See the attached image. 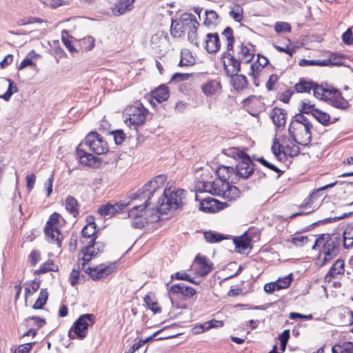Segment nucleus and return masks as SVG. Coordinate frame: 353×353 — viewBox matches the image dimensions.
Returning <instances> with one entry per match:
<instances>
[{"mask_svg": "<svg viewBox=\"0 0 353 353\" xmlns=\"http://www.w3.org/2000/svg\"><path fill=\"white\" fill-rule=\"evenodd\" d=\"M39 288V284L37 282H32L30 287L25 288V296L27 298L28 296L33 294L36 292Z\"/></svg>", "mask_w": 353, "mask_h": 353, "instance_id": "nucleus-61", "label": "nucleus"}, {"mask_svg": "<svg viewBox=\"0 0 353 353\" xmlns=\"http://www.w3.org/2000/svg\"><path fill=\"white\" fill-rule=\"evenodd\" d=\"M203 235L206 241L210 243H217L226 239L224 235L211 231L204 232Z\"/></svg>", "mask_w": 353, "mask_h": 353, "instance_id": "nucleus-38", "label": "nucleus"}, {"mask_svg": "<svg viewBox=\"0 0 353 353\" xmlns=\"http://www.w3.org/2000/svg\"><path fill=\"white\" fill-rule=\"evenodd\" d=\"M144 301L146 303L148 307L154 313H160L161 312V307L159 306L158 303L154 300L153 297L149 295H146L144 298Z\"/></svg>", "mask_w": 353, "mask_h": 353, "instance_id": "nucleus-44", "label": "nucleus"}, {"mask_svg": "<svg viewBox=\"0 0 353 353\" xmlns=\"http://www.w3.org/2000/svg\"><path fill=\"white\" fill-rule=\"evenodd\" d=\"M332 353H353V343L347 342L343 345H335L332 348Z\"/></svg>", "mask_w": 353, "mask_h": 353, "instance_id": "nucleus-35", "label": "nucleus"}, {"mask_svg": "<svg viewBox=\"0 0 353 353\" xmlns=\"http://www.w3.org/2000/svg\"><path fill=\"white\" fill-rule=\"evenodd\" d=\"M344 272V261L342 259H338L334 262L328 272L325 274V280L327 282H330L332 279L335 278L338 274H343Z\"/></svg>", "mask_w": 353, "mask_h": 353, "instance_id": "nucleus-23", "label": "nucleus"}, {"mask_svg": "<svg viewBox=\"0 0 353 353\" xmlns=\"http://www.w3.org/2000/svg\"><path fill=\"white\" fill-rule=\"evenodd\" d=\"M82 236L83 237H92L96 233V225L94 222L88 223L82 230Z\"/></svg>", "mask_w": 353, "mask_h": 353, "instance_id": "nucleus-46", "label": "nucleus"}, {"mask_svg": "<svg viewBox=\"0 0 353 353\" xmlns=\"http://www.w3.org/2000/svg\"><path fill=\"white\" fill-rule=\"evenodd\" d=\"M216 203V200L214 199L209 198L203 200L200 203V208L204 212H214V205Z\"/></svg>", "mask_w": 353, "mask_h": 353, "instance_id": "nucleus-40", "label": "nucleus"}, {"mask_svg": "<svg viewBox=\"0 0 353 353\" xmlns=\"http://www.w3.org/2000/svg\"><path fill=\"white\" fill-rule=\"evenodd\" d=\"M110 134L112 135L117 145L121 144L126 138V135L122 130H116L112 131Z\"/></svg>", "mask_w": 353, "mask_h": 353, "instance_id": "nucleus-50", "label": "nucleus"}, {"mask_svg": "<svg viewBox=\"0 0 353 353\" xmlns=\"http://www.w3.org/2000/svg\"><path fill=\"white\" fill-rule=\"evenodd\" d=\"M287 113L285 110L274 108L271 114L273 123L277 128L283 127L286 122Z\"/></svg>", "mask_w": 353, "mask_h": 353, "instance_id": "nucleus-24", "label": "nucleus"}, {"mask_svg": "<svg viewBox=\"0 0 353 353\" xmlns=\"http://www.w3.org/2000/svg\"><path fill=\"white\" fill-rule=\"evenodd\" d=\"M220 88V82L216 80L209 81L201 86L202 91L207 96H212Z\"/></svg>", "mask_w": 353, "mask_h": 353, "instance_id": "nucleus-30", "label": "nucleus"}, {"mask_svg": "<svg viewBox=\"0 0 353 353\" xmlns=\"http://www.w3.org/2000/svg\"><path fill=\"white\" fill-rule=\"evenodd\" d=\"M49 6L52 8H57L62 6H69L71 4V0H48Z\"/></svg>", "mask_w": 353, "mask_h": 353, "instance_id": "nucleus-58", "label": "nucleus"}, {"mask_svg": "<svg viewBox=\"0 0 353 353\" xmlns=\"http://www.w3.org/2000/svg\"><path fill=\"white\" fill-rule=\"evenodd\" d=\"M82 269L85 272L89 274L92 279L96 281L107 277L115 270L116 266L114 263L109 265L100 264L94 268H91L86 267V263H85V268Z\"/></svg>", "mask_w": 353, "mask_h": 353, "instance_id": "nucleus-12", "label": "nucleus"}, {"mask_svg": "<svg viewBox=\"0 0 353 353\" xmlns=\"http://www.w3.org/2000/svg\"><path fill=\"white\" fill-rule=\"evenodd\" d=\"M218 178L227 183L235 184L237 183V176L234 173V168L230 166L220 165L216 169Z\"/></svg>", "mask_w": 353, "mask_h": 353, "instance_id": "nucleus-17", "label": "nucleus"}, {"mask_svg": "<svg viewBox=\"0 0 353 353\" xmlns=\"http://www.w3.org/2000/svg\"><path fill=\"white\" fill-rule=\"evenodd\" d=\"M48 292L46 289H41L39 292V296L37 299L36 302L33 305V308L38 310L41 309L42 307L46 304L48 299Z\"/></svg>", "mask_w": 353, "mask_h": 353, "instance_id": "nucleus-41", "label": "nucleus"}, {"mask_svg": "<svg viewBox=\"0 0 353 353\" xmlns=\"http://www.w3.org/2000/svg\"><path fill=\"white\" fill-rule=\"evenodd\" d=\"M292 282V276L291 274L285 276L283 279H279L275 283L278 284L277 289L281 290L287 288Z\"/></svg>", "mask_w": 353, "mask_h": 353, "instance_id": "nucleus-53", "label": "nucleus"}, {"mask_svg": "<svg viewBox=\"0 0 353 353\" xmlns=\"http://www.w3.org/2000/svg\"><path fill=\"white\" fill-rule=\"evenodd\" d=\"M134 0H120L115 4L113 8V12L115 15H121L127 11L130 10Z\"/></svg>", "mask_w": 353, "mask_h": 353, "instance_id": "nucleus-27", "label": "nucleus"}, {"mask_svg": "<svg viewBox=\"0 0 353 353\" xmlns=\"http://www.w3.org/2000/svg\"><path fill=\"white\" fill-rule=\"evenodd\" d=\"M64 33H67L66 30L62 31V37L61 40L65 45V46L67 48V49L70 51L71 53L77 52L78 50L74 47V46L72 44V41H70L68 39L65 38L63 36Z\"/></svg>", "mask_w": 353, "mask_h": 353, "instance_id": "nucleus-59", "label": "nucleus"}, {"mask_svg": "<svg viewBox=\"0 0 353 353\" xmlns=\"http://www.w3.org/2000/svg\"><path fill=\"white\" fill-rule=\"evenodd\" d=\"M163 198L159 199L158 203L159 211L161 213H166L168 210L172 209L176 210L181 208L186 202L185 191L178 189L172 190L170 188L165 189L163 194Z\"/></svg>", "mask_w": 353, "mask_h": 353, "instance_id": "nucleus-4", "label": "nucleus"}, {"mask_svg": "<svg viewBox=\"0 0 353 353\" xmlns=\"http://www.w3.org/2000/svg\"><path fill=\"white\" fill-rule=\"evenodd\" d=\"M32 345L31 343L20 345L13 353H29Z\"/></svg>", "mask_w": 353, "mask_h": 353, "instance_id": "nucleus-64", "label": "nucleus"}, {"mask_svg": "<svg viewBox=\"0 0 353 353\" xmlns=\"http://www.w3.org/2000/svg\"><path fill=\"white\" fill-rule=\"evenodd\" d=\"M228 51L225 52L221 58L227 75H234L241 70V61L236 55H232Z\"/></svg>", "mask_w": 353, "mask_h": 353, "instance_id": "nucleus-15", "label": "nucleus"}, {"mask_svg": "<svg viewBox=\"0 0 353 353\" xmlns=\"http://www.w3.org/2000/svg\"><path fill=\"white\" fill-rule=\"evenodd\" d=\"M231 77V81L234 90H243L247 88L248 81L245 76L243 74H238L236 73L234 75H228Z\"/></svg>", "mask_w": 353, "mask_h": 353, "instance_id": "nucleus-26", "label": "nucleus"}, {"mask_svg": "<svg viewBox=\"0 0 353 353\" xmlns=\"http://www.w3.org/2000/svg\"><path fill=\"white\" fill-rule=\"evenodd\" d=\"M194 63V58L192 57L190 52L188 51L181 52V59L179 63V66H190L193 65Z\"/></svg>", "mask_w": 353, "mask_h": 353, "instance_id": "nucleus-39", "label": "nucleus"}, {"mask_svg": "<svg viewBox=\"0 0 353 353\" xmlns=\"http://www.w3.org/2000/svg\"><path fill=\"white\" fill-rule=\"evenodd\" d=\"M236 57L241 63H248L250 62L254 57V54L250 50L243 44L238 46Z\"/></svg>", "mask_w": 353, "mask_h": 353, "instance_id": "nucleus-25", "label": "nucleus"}, {"mask_svg": "<svg viewBox=\"0 0 353 353\" xmlns=\"http://www.w3.org/2000/svg\"><path fill=\"white\" fill-rule=\"evenodd\" d=\"M147 114V109L141 103L128 106L124 111L125 122L127 125L136 128L145 123Z\"/></svg>", "mask_w": 353, "mask_h": 353, "instance_id": "nucleus-7", "label": "nucleus"}, {"mask_svg": "<svg viewBox=\"0 0 353 353\" xmlns=\"http://www.w3.org/2000/svg\"><path fill=\"white\" fill-rule=\"evenodd\" d=\"M81 143H83V146H88L91 151L97 154H103L108 151L107 143L96 132H90Z\"/></svg>", "mask_w": 353, "mask_h": 353, "instance_id": "nucleus-9", "label": "nucleus"}, {"mask_svg": "<svg viewBox=\"0 0 353 353\" xmlns=\"http://www.w3.org/2000/svg\"><path fill=\"white\" fill-rule=\"evenodd\" d=\"M50 271H58V267L54 264L52 261H48L41 265L40 268L34 271V274H42Z\"/></svg>", "mask_w": 353, "mask_h": 353, "instance_id": "nucleus-34", "label": "nucleus"}, {"mask_svg": "<svg viewBox=\"0 0 353 353\" xmlns=\"http://www.w3.org/2000/svg\"><path fill=\"white\" fill-rule=\"evenodd\" d=\"M143 200V203H136L128 212V217L131 219V225L134 228H143L147 223V219L143 217V214H145V208L148 205L149 201Z\"/></svg>", "mask_w": 353, "mask_h": 353, "instance_id": "nucleus-10", "label": "nucleus"}, {"mask_svg": "<svg viewBox=\"0 0 353 353\" xmlns=\"http://www.w3.org/2000/svg\"><path fill=\"white\" fill-rule=\"evenodd\" d=\"M223 325L222 321H218L212 319L211 321H206L202 324H200L202 333L205 331L209 330L212 327H220Z\"/></svg>", "mask_w": 353, "mask_h": 353, "instance_id": "nucleus-45", "label": "nucleus"}, {"mask_svg": "<svg viewBox=\"0 0 353 353\" xmlns=\"http://www.w3.org/2000/svg\"><path fill=\"white\" fill-rule=\"evenodd\" d=\"M61 226V216L59 214L54 212L50 216L44 230L48 241L50 243H56L59 248L61 246L63 239V235L59 229Z\"/></svg>", "mask_w": 353, "mask_h": 353, "instance_id": "nucleus-8", "label": "nucleus"}, {"mask_svg": "<svg viewBox=\"0 0 353 353\" xmlns=\"http://www.w3.org/2000/svg\"><path fill=\"white\" fill-rule=\"evenodd\" d=\"M255 160L258 162H259L260 163H261L263 165L267 167L268 168L279 173V176H280L281 175V171L280 169H279L276 166H275L274 165L269 163L268 161H267L263 157H259V158H257V159H255Z\"/></svg>", "mask_w": 353, "mask_h": 353, "instance_id": "nucleus-56", "label": "nucleus"}, {"mask_svg": "<svg viewBox=\"0 0 353 353\" xmlns=\"http://www.w3.org/2000/svg\"><path fill=\"white\" fill-rule=\"evenodd\" d=\"M341 238L338 234H324L316 239L312 249L321 248V252L324 254L323 264L332 259L339 252Z\"/></svg>", "mask_w": 353, "mask_h": 353, "instance_id": "nucleus-3", "label": "nucleus"}, {"mask_svg": "<svg viewBox=\"0 0 353 353\" xmlns=\"http://www.w3.org/2000/svg\"><path fill=\"white\" fill-rule=\"evenodd\" d=\"M94 322V316L91 314L81 315L74 323L73 329L77 337L83 339L85 337L88 332V327L90 323Z\"/></svg>", "mask_w": 353, "mask_h": 353, "instance_id": "nucleus-13", "label": "nucleus"}, {"mask_svg": "<svg viewBox=\"0 0 353 353\" xmlns=\"http://www.w3.org/2000/svg\"><path fill=\"white\" fill-rule=\"evenodd\" d=\"M299 153L300 149L298 145L294 143L286 145L283 143V154L284 157L289 156L290 157H294L298 156Z\"/></svg>", "mask_w": 353, "mask_h": 353, "instance_id": "nucleus-33", "label": "nucleus"}, {"mask_svg": "<svg viewBox=\"0 0 353 353\" xmlns=\"http://www.w3.org/2000/svg\"><path fill=\"white\" fill-rule=\"evenodd\" d=\"M206 38L207 39L205 40V50L209 53L216 52L221 47V43L218 34L208 33L206 36Z\"/></svg>", "mask_w": 353, "mask_h": 353, "instance_id": "nucleus-22", "label": "nucleus"}, {"mask_svg": "<svg viewBox=\"0 0 353 353\" xmlns=\"http://www.w3.org/2000/svg\"><path fill=\"white\" fill-rule=\"evenodd\" d=\"M313 117L322 125L327 126L330 124V116L325 112L319 109L314 110Z\"/></svg>", "mask_w": 353, "mask_h": 353, "instance_id": "nucleus-37", "label": "nucleus"}, {"mask_svg": "<svg viewBox=\"0 0 353 353\" xmlns=\"http://www.w3.org/2000/svg\"><path fill=\"white\" fill-rule=\"evenodd\" d=\"M205 19L203 22L204 25L206 26H216L218 23V14L214 10H206L205 12Z\"/></svg>", "mask_w": 353, "mask_h": 353, "instance_id": "nucleus-36", "label": "nucleus"}, {"mask_svg": "<svg viewBox=\"0 0 353 353\" xmlns=\"http://www.w3.org/2000/svg\"><path fill=\"white\" fill-rule=\"evenodd\" d=\"M295 90L299 93H310L313 91L315 98L322 100L333 107L345 109L348 102L343 97L340 91L327 84H318L312 81L301 78L294 85Z\"/></svg>", "mask_w": 353, "mask_h": 353, "instance_id": "nucleus-1", "label": "nucleus"}, {"mask_svg": "<svg viewBox=\"0 0 353 353\" xmlns=\"http://www.w3.org/2000/svg\"><path fill=\"white\" fill-rule=\"evenodd\" d=\"M343 248L349 250L353 248V225H348L343 232Z\"/></svg>", "mask_w": 353, "mask_h": 353, "instance_id": "nucleus-32", "label": "nucleus"}, {"mask_svg": "<svg viewBox=\"0 0 353 353\" xmlns=\"http://www.w3.org/2000/svg\"><path fill=\"white\" fill-rule=\"evenodd\" d=\"M167 180L166 176L163 174L158 175L150 182L147 183L141 189L139 190L133 196L132 201H136L142 199L150 201L158 190L163 187Z\"/></svg>", "mask_w": 353, "mask_h": 353, "instance_id": "nucleus-6", "label": "nucleus"}, {"mask_svg": "<svg viewBox=\"0 0 353 353\" xmlns=\"http://www.w3.org/2000/svg\"><path fill=\"white\" fill-rule=\"evenodd\" d=\"M274 30L277 33L290 32L291 28L289 23L286 22H276L274 26Z\"/></svg>", "mask_w": 353, "mask_h": 353, "instance_id": "nucleus-54", "label": "nucleus"}, {"mask_svg": "<svg viewBox=\"0 0 353 353\" xmlns=\"http://www.w3.org/2000/svg\"><path fill=\"white\" fill-rule=\"evenodd\" d=\"M263 68H263L261 65L258 64L256 62L253 63L250 65V70L251 71L248 73V75H250V77H252V79L254 80V83L256 86L259 85V83L256 81V79L259 77V74L261 73V72L262 71V70Z\"/></svg>", "mask_w": 353, "mask_h": 353, "instance_id": "nucleus-43", "label": "nucleus"}, {"mask_svg": "<svg viewBox=\"0 0 353 353\" xmlns=\"http://www.w3.org/2000/svg\"><path fill=\"white\" fill-rule=\"evenodd\" d=\"M228 187V183L218 178L212 182H205L203 188L205 192L216 196H221L225 188Z\"/></svg>", "mask_w": 353, "mask_h": 353, "instance_id": "nucleus-18", "label": "nucleus"}, {"mask_svg": "<svg viewBox=\"0 0 353 353\" xmlns=\"http://www.w3.org/2000/svg\"><path fill=\"white\" fill-rule=\"evenodd\" d=\"M343 41L347 45L353 44V33L351 29H347L342 36Z\"/></svg>", "mask_w": 353, "mask_h": 353, "instance_id": "nucleus-62", "label": "nucleus"}, {"mask_svg": "<svg viewBox=\"0 0 353 353\" xmlns=\"http://www.w3.org/2000/svg\"><path fill=\"white\" fill-rule=\"evenodd\" d=\"M312 124L302 114L295 115L288 128V132L292 141L298 145H307L312 140Z\"/></svg>", "mask_w": 353, "mask_h": 353, "instance_id": "nucleus-2", "label": "nucleus"}, {"mask_svg": "<svg viewBox=\"0 0 353 353\" xmlns=\"http://www.w3.org/2000/svg\"><path fill=\"white\" fill-rule=\"evenodd\" d=\"M234 158L238 157L241 161L237 163L234 169V173L237 176V182L239 179H248L254 171V163L248 154L237 148L231 150Z\"/></svg>", "mask_w": 353, "mask_h": 353, "instance_id": "nucleus-5", "label": "nucleus"}, {"mask_svg": "<svg viewBox=\"0 0 353 353\" xmlns=\"http://www.w3.org/2000/svg\"><path fill=\"white\" fill-rule=\"evenodd\" d=\"M170 292L174 294L181 295L183 299L191 298L196 294V290L193 288L187 286L182 283L172 285L170 288Z\"/></svg>", "mask_w": 353, "mask_h": 353, "instance_id": "nucleus-20", "label": "nucleus"}, {"mask_svg": "<svg viewBox=\"0 0 353 353\" xmlns=\"http://www.w3.org/2000/svg\"><path fill=\"white\" fill-rule=\"evenodd\" d=\"M212 263L205 256L197 254L194 262L193 267L198 275L205 276L208 274L212 270Z\"/></svg>", "mask_w": 353, "mask_h": 353, "instance_id": "nucleus-16", "label": "nucleus"}, {"mask_svg": "<svg viewBox=\"0 0 353 353\" xmlns=\"http://www.w3.org/2000/svg\"><path fill=\"white\" fill-rule=\"evenodd\" d=\"M80 266L77 265V268H74L70 275V283L71 285L74 286L77 284L80 278Z\"/></svg>", "mask_w": 353, "mask_h": 353, "instance_id": "nucleus-51", "label": "nucleus"}, {"mask_svg": "<svg viewBox=\"0 0 353 353\" xmlns=\"http://www.w3.org/2000/svg\"><path fill=\"white\" fill-rule=\"evenodd\" d=\"M181 23L183 28L188 30V38L190 42L193 43L195 46L199 47L197 41V27L199 25L196 21V17L192 14H183L181 15Z\"/></svg>", "mask_w": 353, "mask_h": 353, "instance_id": "nucleus-11", "label": "nucleus"}, {"mask_svg": "<svg viewBox=\"0 0 353 353\" xmlns=\"http://www.w3.org/2000/svg\"><path fill=\"white\" fill-rule=\"evenodd\" d=\"M230 16L236 22H241L243 19V9L237 6L235 10L230 12Z\"/></svg>", "mask_w": 353, "mask_h": 353, "instance_id": "nucleus-55", "label": "nucleus"}, {"mask_svg": "<svg viewBox=\"0 0 353 353\" xmlns=\"http://www.w3.org/2000/svg\"><path fill=\"white\" fill-rule=\"evenodd\" d=\"M222 35L227 41V50L231 51L233 50L234 37L233 30L231 28L227 27L222 32Z\"/></svg>", "mask_w": 353, "mask_h": 353, "instance_id": "nucleus-42", "label": "nucleus"}, {"mask_svg": "<svg viewBox=\"0 0 353 353\" xmlns=\"http://www.w3.org/2000/svg\"><path fill=\"white\" fill-rule=\"evenodd\" d=\"M234 243L239 252L245 251L250 245L249 241L243 238L234 239Z\"/></svg>", "mask_w": 353, "mask_h": 353, "instance_id": "nucleus-48", "label": "nucleus"}, {"mask_svg": "<svg viewBox=\"0 0 353 353\" xmlns=\"http://www.w3.org/2000/svg\"><path fill=\"white\" fill-rule=\"evenodd\" d=\"M129 205V203H123L120 202L118 203H116L114 205H112L111 203H108L105 205H101L98 209V212L101 216H112L115 213L118 212L119 210H123L125 207H127Z\"/></svg>", "mask_w": 353, "mask_h": 353, "instance_id": "nucleus-21", "label": "nucleus"}, {"mask_svg": "<svg viewBox=\"0 0 353 353\" xmlns=\"http://www.w3.org/2000/svg\"><path fill=\"white\" fill-rule=\"evenodd\" d=\"M95 239L92 238L88 245L82 250V268H85V263H88L93 256L103 251L104 244L101 242H96Z\"/></svg>", "mask_w": 353, "mask_h": 353, "instance_id": "nucleus-14", "label": "nucleus"}, {"mask_svg": "<svg viewBox=\"0 0 353 353\" xmlns=\"http://www.w3.org/2000/svg\"><path fill=\"white\" fill-rule=\"evenodd\" d=\"M65 205L67 211L74 217L79 214V203L74 196H68L65 201Z\"/></svg>", "mask_w": 353, "mask_h": 353, "instance_id": "nucleus-31", "label": "nucleus"}, {"mask_svg": "<svg viewBox=\"0 0 353 353\" xmlns=\"http://www.w3.org/2000/svg\"><path fill=\"white\" fill-rule=\"evenodd\" d=\"M41 254L37 250H32L28 256V261L31 266H34L40 259Z\"/></svg>", "mask_w": 353, "mask_h": 353, "instance_id": "nucleus-60", "label": "nucleus"}, {"mask_svg": "<svg viewBox=\"0 0 353 353\" xmlns=\"http://www.w3.org/2000/svg\"><path fill=\"white\" fill-rule=\"evenodd\" d=\"M191 74L190 73L176 72L172 75L171 80L176 81H185L188 80Z\"/></svg>", "mask_w": 353, "mask_h": 353, "instance_id": "nucleus-63", "label": "nucleus"}, {"mask_svg": "<svg viewBox=\"0 0 353 353\" xmlns=\"http://www.w3.org/2000/svg\"><path fill=\"white\" fill-rule=\"evenodd\" d=\"M9 83L8 88L7 91L2 95H0L1 99H3L5 101H8L10 100L11 96L18 92V88L16 85H14L13 81L10 79H8Z\"/></svg>", "mask_w": 353, "mask_h": 353, "instance_id": "nucleus-47", "label": "nucleus"}, {"mask_svg": "<svg viewBox=\"0 0 353 353\" xmlns=\"http://www.w3.org/2000/svg\"><path fill=\"white\" fill-rule=\"evenodd\" d=\"M317 109L315 108L314 104L311 103L310 101H303L301 105V112L304 114H311L312 116L314 115V110Z\"/></svg>", "mask_w": 353, "mask_h": 353, "instance_id": "nucleus-52", "label": "nucleus"}, {"mask_svg": "<svg viewBox=\"0 0 353 353\" xmlns=\"http://www.w3.org/2000/svg\"><path fill=\"white\" fill-rule=\"evenodd\" d=\"M231 184V183H228V187L225 188L221 196L229 201H235L240 197L241 192L238 188Z\"/></svg>", "mask_w": 353, "mask_h": 353, "instance_id": "nucleus-28", "label": "nucleus"}, {"mask_svg": "<svg viewBox=\"0 0 353 353\" xmlns=\"http://www.w3.org/2000/svg\"><path fill=\"white\" fill-rule=\"evenodd\" d=\"M325 63L321 60H307L303 59H301L299 61V65L302 67L309 65H325Z\"/></svg>", "mask_w": 353, "mask_h": 353, "instance_id": "nucleus-57", "label": "nucleus"}, {"mask_svg": "<svg viewBox=\"0 0 353 353\" xmlns=\"http://www.w3.org/2000/svg\"><path fill=\"white\" fill-rule=\"evenodd\" d=\"M83 147V143H80L76 150L77 157L79 159L80 163L90 167L95 166L97 159L92 154L85 152Z\"/></svg>", "mask_w": 353, "mask_h": 353, "instance_id": "nucleus-19", "label": "nucleus"}, {"mask_svg": "<svg viewBox=\"0 0 353 353\" xmlns=\"http://www.w3.org/2000/svg\"><path fill=\"white\" fill-rule=\"evenodd\" d=\"M152 94L153 98L159 103L168 100L170 95L168 88L165 85H161L159 86L152 91Z\"/></svg>", "mask_w": 353, "mask_h": 353, "instance_id": "nucleus-29", "label": "nucleus"}, {"mask_svg": "<svg viewBox=\"0 0 353 353\" xmlns=\"http://www.w3.org/2000/svg\"><path fill=\"white\" fill-rule=\"evenodd\" d=\"M283 143L281 144L277 139H274L273 145L271 148L272 153L277 157L278 159H281V154H283Z\"/></svg>", "mask_w": 353, "mask_h": 353, "instance_id": "nucleus-49", "label": "nucleus"}]
</instances>
